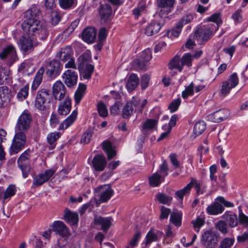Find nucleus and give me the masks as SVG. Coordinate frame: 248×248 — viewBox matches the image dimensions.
I'll use <instances>...</instances> for the list:
<instances>
[{
    "label": "nucleus",
    "mask_w": 248,
    "mask_h": 248,
    "mask_svg": "<svg viewBox=\"0 0 248 248\" xmlns=\"http://www.w3.org/2000/svg\"><path fill=\"white\" fill-rule=\"evenodd\" d=\"M106 164V158L103 155H96L93 159L92 166L96 171H103L105 169Z\"/></svg>",
    "instance_id": "obj_16"
},
{
    "label": "nucleus",
    "mask_w": 248,
    "mask_h": 248,
    "mask_svg": "<svg viewBox=\"0 0 248 248\" xmlns=\"http://www.w3.org/2000/svg\"><path fill=\"white\" fill-rule=\"evenodd\" d=\"M140 58L144 62H147L152 58L151 50L147 48L143 51L140 55Z\"/></svg>",
    "instance_id": "obj_62"
},
{
    "label": "nucleus",
    "mask_w": 248,
    "mask_h": 248,
    "mask_svg": "<svg viewBox=\"0 0 248 248\" xmlns=\"http://www.w3.org/2000/svg\"><path fill=\"white\" fill-rule=\"evenodd\" d=\"M44 72L45 68L43 67H41L38 70L32 83L31 89L32 90H36L40 85L42 81Z\"/></svg>",
    "instance_id": "obj_35"
},
{
    "label": "nucleus",
    "mask_w": 248,
    "mask_h": 248,
    "mask_svg": "<svg viewBox=\"0 0 248 248\" xmlns=\"http://www.w3.org/2000/svg\"><path fill=\"white\" fill-rule=\"evenodd\" d=\"M155 197L160 203L167 205H170L172 200L171 197L163 193H157Z\"/></svg>",
    "instance_id": "obj_43"
},
{
    "label": "nucleus",
    "mask_w": 248,
    "mask_h": 248,
    "mask_svg": "<svg viewBox=\"0 0 248 248\" xmlns=\"http://www.w3.org/2000/svg\"><path fill=\"white\" fill-rule=\"evenodd\" d=\"M157 121L154 119H147L143 125L142 132L144 135L147 134L148 131H152L155 128Z\"/></svg>",
    "instance_id": "obj_38"
},
{
    "label": "nucleus",
    "mask_w": 248,
    "mask_h": 248,
    "mask_svg": "<svg viewBox=\"0 0 248 248\" xmlns=\"http://www.w3.org/2000/svg\"><path fill=\"white\" fill-rule=\"evenodd\" d=\"M0 58L2 60H6L7 65L9 66H11L17 59L15 47L12 45H9L5 47L0 53Z\"/></svg>",
    "instance_id": "obj_6"
},
{
    "label": "nucleus",
    "mask_w": 248,
    "mask_h": 248,
    "mask_svg": "<svg viewBox=\"0 0 248 248\" xmlns=\"http://www.w3.org/2000/svg\"><path fill=\"white\" fill-rule=\"evenodd\" d=\"M80 73V76L82 78L89 79L91 78L92 75L94 70V66L92 64L87 65L78 68Z\"/></svg>",
    "instance_id": "obj_34"
},
{
    "label": "nucleus",
    "mask_w": 248,
    "mask_h": 248,
    "mask_svg": "<svg viewBox=\"0 0 248 248\" xmlns=\"http://www.w3.org/2000/svg\"><path fill=\"white\" fill-rule=\"evenodd\" d=\"M189 184H191V189L193 186L195 187L197 195L203 194L204 193V190L201 188L200 183L195 179H192Z\"/></svg>",
    "instance_id": "obj_59"
},
{
    "label": "nucleus",
    "mask_w": 248,
    "mask_h": 248,
    "mask_svg": "<svg viewBox=\"0 0 248 248\" xmlns=\"http://www.w3.org/2000/svg\"><path fill=\"white\" fill-rule=\"evenodd\" d=\"M219 199V197H217L215 199V202L207 207L206 210L208 214L217 215L223 212L224 208L221 203V202H220V200H218Z\"/></svg>",
    "instance_id": "obj_19"
},
{
    "label": "nucleus",
    "mask_w": 248,
    "mask_h": 248,
    "mask_svg": "<svg viewBox=\"0 0 248 248\" xmlns=\"http://www.w3.org/2000/svg\"><path fill=\"white\" fill-rule=\"evenodd\" d=\"M222 218L225 219L231 227H236L238 223L237 217L236 214L232 212H226L222 216Z\"/></svg>",
    "instance_id": "obj_30"
},
{
    "label": "nucleus",
    "mask_w": 248,
    "mask_h": 248,
    "mask_svg": "<svg viewBox=\"0 0 248 248\" xmlns=\"http://www.w3.org/2000/svg\"><path fill=\"white\" fill-rule=\"evenodd\" d=\"M32 9L27 10L25 14L27 18L22 24L23 31L28 36H32L38 34L42 39L46 38L48 32L45 27H43L40 21L34 18Z\"/></svg>",
    "instance_id": "obj_1"
},
{
    "label": "nucleus",
    "mask_w": 248,
    "mask_h": 248,
    "mask_svg": "<svg viewBox=\"0 0 248 248\" xmlns=\"http://www.w3.org/2000/svg\"><path fill=\"white\" fill-rule=\"evenodd\" d=\"M59 2L61 8L68 9L76 5L77 0H59Z\"/></svg>",
    "instance_id": "obj_51"
},
{
    "label": "nucleus",
    "mask_w": 248,
    "mask_h": 248,
    "mask_svg": "<svg viewBox=\"0 0 248 248\" xmlns=\"http://www.w3.org/2000/svg\"><path fill=\"white\" fill-rule=\"evenodd\" d=\"M113 219L111 217H103L100 216H95L94 223L95 225H99L104 232H106L111 225Z\"/></svg>",
    "instance_id": "obj_18"
},
{
    "label": "nucleus",
    "mask_w": 248,
    "mask_h": 248,
    "mask_svg": "<svg viewBox=\"0 0 248 248\" xmlns=\"http://www.w3.org/2000/svg\"><path fill=\"white\" fill-rule=\"evenodd\" d=\"M234 241L233 238H225L220 241L219 248H230L233 245Z\"/></svg>",
    "instance_id": "obj_52"
},
{
    "label": "nucleus",
    "mask_w": 248,
    "mask_h": 248,
    "mask_svg": "<svg viewBox=\"0 0 248 248\" xmlns=\"http://www.w3.org/2000/svg\"><path fill=\"white\" fill-rule=\"evenodd\" d=\"M181 103V101L180 98H177L173 100L169 106V109H170L171 112L176 111L180 106Z\"/></svg>",
    "instance_id": "obj_61"
},
{
    "label": "nucleus",
    "mask_w": 248,
    "mask_h": 248,
    "mask_svg": "<svg viewBox=\"0 0 248 248\" xmlns=\"http://www.w3.org/2000/svg\"><path fill=\"white\" fill-rule=\"evenodd\" d=\"M11 93V90L8 87H0V107L7 106L10 100Z\"/></svg>",
    "instance_id": "obj_20"
},
{
    "label": "nucleus",
    "mask_w": 248,
    "mask_h": 248,
    "mask_svg": "<svg viewBox=\"0 0 248 248\" xmlns=\"http://www.w3.org/2000/svg\"><path fill=\"white\" fill-rule=\"evenodd\" d=\"M63 218L67 223L74 225L78 222V216L77 213L72 212L69 209L66 208Z\"/></svg>",
    "instance_id": "obj_26"
},
{
    "label": "nucleus",
    "mask_w": 248,
    "mask_h": 248,
    "mask_svg": "<svg viewBox=\"0 0 248 248\" xmlns=\"http://www.w3.org/2000/svg\"><path fill=\"white\" fill-rule=\"evenodd\" d=\"M93 135V131L91 129H88L83 134L81 140V143L85 144L88 143L90 142L91 138Z\"/></svg>",
    "instance_id": "obj_58"
},
{
    "label": "nucleus",
    "mask_w": 248,
    "mask_h": 248,
    "mask_svg": "<svg viewBox=\"0 0 248 248\" xmlns=\"http://www.w3.org/2000/svg\"><path fill=\"white\" fill-rule=\"evenodd\" d=\"M206 125L204 122L199 121L194 125L193 133L196 136L200 135L204 131Z\"/></svg>",
    "instance_id": "obj_45"
},
{
    "label": "nucleus",
    "mask_w": 248,
    "mask_h": 248,
    "mask_svg": "<svg viewBox=\"0 0 248 248\" xmlns=\"http://www.w3.org/2000/svg\"><path fill=\"white\" fill-rule=\"evenodd\" d=\"M50 96V93L47 90L43 89L39 90L35 98V107L40 110H44L46 108L45 104L46 101H49Z\"/></svg>",
    "instance_id": "obj_8"
},
{
    "label": "nucleus",
    "mask_w": 248,
    "mask_h": 248,
    "mask_svg": "<svg viewBox=\"0 0 248 248\" xmlns=\"http://www.w3.org/2000/svg\"><path fill=\"white\" fill-rule=\"evenodd\" d=\"M163 177L158 172H155L149 178L150 185L154 187L158 186L164 181Z\"/></svg>",
    "instance_id": "obj_39"
},
{
    "label": "nucleus",
    "mask_w": 248,
    "mask_h": 248,
    "mask_svg": "<svg viewBox=\"0 0 248 248\" xmlns=\"http://www.w3.org/2000/svg\"><path fill=\"white\" fill-rule=\"evenodd\" d=\"M213 31L211 27H203L198 29L195 32V37L199 44H204L213 36Z\"/></svg>",
    "instance_id": "obj_7"
},
{
    "label": "nucleus",
    "mask_w": 248,
    "mask_h": 248,
    "mask_svg": "<svg viewBox=\"0 0 248 248\" xmlns=\"http://www.w3.org/2000/svg\"><path fill=\"white\" fill-rule=\"evenodd\" d=\"M174 3V0H157V5L161 8H172Z\"/></svg>",
    "instance_id": "obj_56"
},
{
    "label": "nucleus",
    "mask_w": 248,
    "mask_h": 248,
    "mask_svg": "<svg viewBox=\"0 0 248 248\" xmlns=\"http://www.w3.org/2000/svg\"><path fill=\"white\" fill-rule=\"evenodd\" d=\"M139 83V79L135 74L130 75L126 82V87L129 91H132L136 89Z\"/></svg>",
    "instance_id": "obj_36"
},
{
    "label": "nucleus",
    "mask_w": 248,
    "mask_h": 248,
    "mask_svg": "<svg viewBox=\"0 0 248 248\" xmlns=\"http://www.w3.org/2000/svg\"><path fill=\"white\" fill-rule=\"evenodd\" d=\"M77 117V112L73 111L72 113L59 125V130H64L68 128L74 122Z\"/></svg>",
    "instance_id": "obj_33"
},
{
    "label": "nucleus",
    "mask_w": 248,
    "mask_h": 248,
    "mask_svg": "<svg viewBox=\"0 0 248 248\" xmlns=\"http://www.w3.org/2000/svg\"><path fill=\"white\" fill-rule=\"evenodd\" d=\"M52 230L60 235L67 238L70 236V232L66 225L61 221H55L52 224Z\"/></svg>",
    "instance_id": "obj_14"
},
{
    "label": "nucleus",
    "mask_w": 248,
    "mask_h": 248,
    "mask_svg": "<svg viewBox=\"0 0 248 248\" xmlns=\"http://www.w3.org/2000/svg\"><path fill=\"white\" fill-rule=\"evenodd\" d=\"M193 19V16L191 15H188L184 16L178 22V26L183 27L184 25L190 22Z\"/></svg>",
    "instance_id": "obj_64"
},
{
    "label": "nucleus",
    "mask_w": 248,
    "mask_h": 248,
    "mask_svg": "<svg viewBox=\"0 0 248 248\" xmlns=\"http://www.w3.org/2000/svg\"><path fill=\"white\" fill-rule=\"evenodd\" d=\"M169 167L167 162L166 160H163L162 164L159 167L158 172L161 176L165 179V177L168 174Z\"/></svg>",
    "instance_id": "obj_54"
},
{
    "label": "nucleus",
    "mask_w": 248,
    "mask_h": 248,
    "mask_svg": "<svg viewBox=\"0 0 248 248\" xmlns=\"http://www.w3.org/2000/svg\"><path fill=\"white\" fill-rule=\"evenodd\" d=\"M232 89L227 82H223L220 89V94L222 96H225L230 93L231 90Z\"/></svg>",
    "instance_id": "obj_63"
},
{
    "label": "nucleus",
    "mask_w": 248,
    "mask_h": 248,
    "mask_svg": "<svg viewBox=\"0 0 248 248\" xmlns=\"http://www.w3.org/2000/svg\"><path fill=\"white\" fill-rule=\"evenodd\" d=\"M225 82H227L231 88L235 87L239 83V78L237 74L236 73L232 74Z\"/></svg>",
    "instance_id": "obj_53"
},
{
    "label": "nucleus",
    "mask_w": 248,
    "mask_h": 248,
    "mask_svg": "<svg viewBox=\"0 0 248 248\" xmlns=\"http://www.w3.org/2000/svg\"><path fill=\"white\" fill-rule=\"evenodd\" d=\"M112 14V9L111 6L105 4L100 6L99 9V14L102 21L106 22L109 19Z\"/></svg>",
    "instance_id": "obj_27"
},
{
    "label": "nucleus",
    "mask_w": 248,
    "mask_h": 248,
    "mask_svg": "<svg viewBox=\"0 0 248 248\" xmlns=\"http://www.w3.org/2000/svg\"><path fill=\"white\" fill-rule=\"evenodd\" d=\"M55 172V170L49 169L46 170L43 173H39L34 178L33 184L37 186L42 185L48 181Z\"/></svg>",
    "instance_id": "obj_15"
},
{
    "label": "nucleus",
    "mask_w": 248,
    "mask_h": 248,
    "mask_svg": "<svg viewBox=\"0 0 248 248\" xmlns=\"http://www.w3.org/2000/svg\"><path fill=\"white\" fill-rule=\"evenodd\" d=\"M162 24L157 21H153L145 29L144 33L148 36H152L157 33L161 29Z\"/></svg>",
    "instance_id": "obj_23"
},
{
    "label": "nucleus",
    "mask_w": 248,
    "mask_h": 248,
    "mask_svg": "<svg viewBox=\"0 0 248 248\" xmlns=\"http://www.w3.org/2000/svg\"><path fill=\"white\" fill-rule=\"evenodd\" d=\"M140 103V99L137 97H133L132 100L128 101L123 108V115L124 118L131 115L135 108L138 107Z\"/></svg>",
    "instance_id": "obj_17"
},
{
    "label": "nucleus",
    "mask_w": 248,
    "mask_h": 248,
    "mask_svg": "<svg viewBox=\"0 0 248 248\" xmlns=\"http://www.w3.org/2000/svg\"><path fill=\"white\" fill-rule=\"evenodd\" d=\"M10 75L9 68L0 66V84H2L6 82Z\"/></svg>",
    "instance_id": "obj_42"
},
{
    "label": "nucleus",
    "mask_w": 248,
    "mask_h": 248,
    "mask_svg": "<svg viewBox=\"0 0 248 248\" xmlns=\"http://www.w3.org/2000/svg\"><path fill=\"white\" fill-rule=\"evenodd\" d=\"M62 135L60 132H54L49 133L47 136V140L50 145H55V142Z\"/></svg>",
    "instance_id": "obj_50"
},
{
    "label": "nucleus",
    "mask_w": 248,
    "mask_h": 248,
    "mask_svg": "<svg viewBox=\"0 0 248 248\" xmlns=\"http://www.w3.org/2000/svg\"><path fill=\"white\" fill-rule=\"evenodd\" d=\"M62 79L68 87H72L77 84L78 74L71 69H67L62 75Z\"/></svg>",
    "instance_id": "obj_11"
},
{
    "label": "nucleus",
    "mask_w": 248,
    "mask_h": 248,
    "mask_svg": "<svg viewBox=\"0 0 248 248\" xmlns=\"http://www.w3.org/2000/svg\"><path fill=\"white\" fill-rule=\"evenodd\" d=\"M16 187L14 185H10L3 192V202L9 201L11 198L15 195Z\"/></svg>",
    "instance_id": "obj_41"
},
{
    "label": "nucleus",
    "mask_w": 248,
    "mask_h": 248,
    "mask_svg": "<svg viewBox=\"0 0 248 248\" xmlns=\"http://www.w3.org/2000/svg\"><path fill=\"white\" fill-rule=\"evenodd\" d=\"M31 116L29 111L25 110L19 117L15 130L26 131L30 126Z\"/></svg>",
    "instance_id": "obj_5"
},
{
    "label": "nucleus",
    "mask_w": 248,
    "mask_h": 248,
    "mask_svg": "<svg viewBox=\"0 0 248 248\" xmlns=\"http://www.w3.org/2000/svg\"><path fill=\"white\" fill-rule=\"evenodd\" d=\"M103 150L106 153L108 159L110 160L116 155V151L113 148L112 144L110 141L105 140L102 143Z\"/></svg>",
    "instance_id": "obj_31"
},
{
    "label": "nucleus",
    "mask_w": 248,
    "mask_h": 248,
    "mask_svg": "<svg viewBox=\"0 0 248 248\" xmlns=\"http://www.w3.org/2000/svg\"><path fill=\"white\" fill-rule=\"evenodd\" d=\"M230 111L227 109H221L214 112L211 115L213 122L219 123L226 119L230 115Z\"/></svg>",
    "instance_id": "obj_21"
},
{
    "label": "nucleus",
    "mask_w": 248,
    "mask_h": 248,
    "mask_svg": "<svg viewBox=\"0 0 248 248\" xmlns=\"http://www.w3.org/2000/svg\"><path fill=\"white\" fill-rule=\"evenodd\" d=\"M56 57L63 62H67L64 65L65 68L77 69L73 51L71 46H67L61 48L56 53Z\"/></svg>",
    "instance_id": "obj_2"
},
{
    "label": "nucleus",
    "mask_w": 248,
    "mask_h": 248,
    "mask_svg": "<svg viewBox=\"0 0 248 248\" xmlns=\"http://www.w3.org/2000/svg\"><path fill=\"white\" fill-rule=\"evenodd\" d=\"M91 60L90 52L88 51L84 52L77 59L78 68L91 64Z\"/></svg>",
    "instance_id": "obj_32"
},
{
    "label": "nucleus",
    "mask_w": 248,
    "mask_h": 248,
    "mask_svg": "<svg viewBox=\"0 0 248 248\" xmlns=\"http://www.w3.org/2000/svg\"><path fill=\"white\" fill-rule=\"evenodd\" d=\"M181 59V62L183 67L184 65L190 67L192 66V61L193 60V56L189 53H186L183 55Z\"/></svg>",
    "instance_id": "obj_48"
},
{
    "label": "nucleus",
    "mask_w": 248,
    "mask_h": 248,
    "mask_svg": "<svg viewBox=\"0 0 248 248\" xmlns=\"http://www.w3.org/2000/svg\"><path fill=\"white\" fill-rule=\"evenodd\" d=\"M18 44L22 50L24 52H27L33 49L32 40L31 36H28L22 37L18 41Z\"/></svg>",
    "instance_id": "obj_24"
},
{
    "label": "nucleus",
    "mask_w": 248,
    "mask_h": 248,
    "mask_svg": "<svg viewBox=\"0 0 248 248\" xmlns=\"http://www.w3.org/2000/svg\"><path fill=\"white\" fill-rule=\"evenodd\" d=\"M169 68L170 69H178L180 72L182 71L183 67L179 56L176 55L171 60L169 63Z\"/></svg>",
    "instance_id": "obj_37"
},
{
    "label": "nucleus",
    "mask_w": 248,
    "mask_h": 248,
    "mask_svg": "<svg viewBox=\"0 0 248 248\" xmlns=\"http://www.w3.org/2000/svg\"><path fill=\"white\" fill-rule=\"evenodd\" d=\"M96 36V31L93 27H89L84 29L82 32V38L88 43H93Z\"/></svg>",
    "instance_id": "obj_22"
},
{
    "label": "nucleus",
    "mask_w": 248,
    "mask_h": 248,
    "mask_svg": "<svg viewBox=\"0 0 248 248\" xmlns=\"http://www.w3.org/2000/svg\"><path fill=\"white\" fill-rule=\"evenodd\" d=\"M194 84L192 82L187 86L185 87V89L182 93V97L184 99L187 98L189 96H192L194 94Z\"/></svg>",
    "instance_id": "obj_47"
},
{
    "label": "nucleus",
    "mask_w": 248,
    "mask_h": 248,
    "mask_svg": "<svg viewBox=\"0 0 248 248\" xmlns=\"http://www.w3.org/2000/svg\"><path fill=\"white\" fill-rule=\"evenodd\" d=\"M71 108V101L69 98H66L58 107V112L61 115H66L69 113Z\"/></svg>",
    "instance_id": "obj_29"
},
{
    "label": "nucleus",
    "mask_w": 248,
    "mask_h": 248,
    "mask_svg": "<svg viewBox=\"0 0 248 248\" xmlns=\"http://www.w3.org/2000/svg\"><path fill=\"white\" fill-rule=\"evenodd\" d=\"M51 21L53 25H57L61 19V17L58 12L56 10H52L50 13Z\"/></svg>",
    "instance_id": "obj_60"
},
{
    "label": "nucleus",
    "mask_w": 248,
    "mask_h": 248,
    "mask_svg": "<svg viewBox=\"0 0 248 248\" xmlns=\"http://www.w3.org/2000/svg\"><path fill=\"white\" fill-rule=\"evenodd\" d=\"M97 110L99 115L102 117H106L108 115V111L105 104L100 102L97 105Z\"/></svg>",
    "instance_id": "obj_57"
},
{
    "label": "nucleus",
    "mask_w": 248,
    "mask_h": 248,
    "mask_svg": "<svg viewBox=\"0 0 248 248\" xmlns=\"http://www.w3.org/2000/svg\"><path fill=\"white\" fill-rule=\"evenodd\" d=\"M66 87L61 80L54 83L52 88V93L55 99L61 100L64 98L66 93Z\"/></svg>",
    "instance_id": "obj_12"
},
{
    "label": "nucleus",
    "mask_w": 248,
    "mask_h": 248,
    "mask_svg": "<svg viewBox=\"0 0 248 248\" xmlns=\"http://www.w3.org/2000/svg\"><path fill=\"white\" fill-rule=\"evenodd\" d=\"M201 241L205 248H215L217 244L216 234L210 231H207L202 234Z\"/></svg>",
    "instance_id": "obj_9"
},
{
    "label": "nucleus",
    "mask_w": 248,
    "mask_h": 248,
    "mask_svg": "<svg viewBox=\"0 0 248 248\" xmlns=\"http://www.w3.org/2000/svg\"><path fill=\"white\" fill-rule=\"evenodd\" d=\"M170 221L177 227L181 225L182 213L180 212H172L170 216Z\"/></svg>",
    "instance_id": "obj_44"
},
{
    "label": "nucleus",
    "mask_w": 248,
    "mask_h": 248,
    "mask_svg": "<svg viewBox=\"0 0 248 248\" xmlns=\"http://www.w3.org/2000/svg\"><path fill=\"white\" fill-rule=\"evenodd\" d=\"M163 234V232L159 231L150 230L146 235L145 241L141 244V248H148L152 242L158 241L162 237Z\"/></svg>",
    "instance_id": "obj_13"
},
{
    "label": "nucleus",
    "mask_w": 248,
    "mask_h": 248,
    "mask_svg": "<svg viewBox=\"0 0 248 248\" xmlns=\"http://www.w3.org/2000/svg\"><path fill=\"white\" fill-rule=\"evenodd\" d=\"M100 201L106 202L108 200L113 193V191L110 186L105 185L100 187Z\"/></svg>",
    "instance_id": "obj_28"
},
{
    "label": "nucleus",
    "mask_w": 248,
    "mask_h": 248,
    "mask_svg": "<svg viewBox=\"0 0 248 248\" xmlns=\"http://www.w3.org/2000/svg\"><path fill=\"white\" fill-rule=\"evenodd\" d=\"M19 89V91L17 93V98L19 100H23L26 99L29 93V86L28 84L20 87L17 83H15L14 85V90L15 92Z\"/></svg>",
    "instance_id": "obj_25"
},
{
    "label": "nucleus",
    "mask_w": 248,
    "mask_h": 248,
    "mask_svg": "<svg viewBox=\"0 0 248 248\" xmlns=\"http://www.w3.org/2000/svg\"><path fill=\"white\" fill-rule=\"evenodd\" d=\"M86 90V85L83 83L79 84L78 87L75 94V100L77 104H79L80 102L81 99L85 94Z\"/></svg>",
    "instance_id": "obj_40"
},
{
    "label": "nucleus",
    "mask_w": 248,
    "mask_h": 248,
    "mask_svg": "<svg viewBox=\"0 0 248 248\" xmlns=\"http://www.w3.org/2000/svg\"><path fill=\"white\" fill-rule=\"evenodd\" d=\"M192 223L195 231L198 232L200 228L202 226L204 223V219L200 217H198L196 219L192 221Z\"/></svg>",
    "instance_id": "obj_55"
},
{
    "label": "nucleus",
    "mask_w": 248,
    "mask_h": 248,
    "mask_svg": "<svg viewBox=\"0 0 248 248\" xmlns=\"http://www.w3.org/2000/svg\"><path fill=\"white\" fill-rule=\"evenodd\" d=\"M62 69L60 62L53 60L49 62L46 67V74L50 78H55L58 76Z\"/></svg>",
    "instance_id": "obj_10"
},
{
    "label": "nucleus",
    "mask_w": 248,
    "mask_h": 248,
    "mask_svg": "<svg viewBox=\"0 0 248 248\" xmlns=\"http://www.w3.org/2000/svg\"><path fill=\"white\" fill-rule=\"evenodd\" d=\"M216 228L223 234H227L228 232V227L227 224L224 220H219L217 221L215 225Z\"/></svg>",
    "instance_id": "obj_49"
},
{
    "label": "nucleus",
    "mask_w": 248,
    "mask_h": 248,
    "mask_svg": "<svg viewBox=\"0 0 248 248\" xmlns=\"http://www.w3.org/2000/svg\"><path fill=\"white\" fill-rule=\"evenodd\" d=\"M15 131L16 134L10 148V154L11 155L17 154L24 148L27 141L26 136L25 134V131Z\"/></svg>",
    "instance_id": "obj_3"
},
{
    "label": "nucleus",
    "mask_w": 248,
    "mask_h": 248,
    "mask_svg": "<svg viewBox=\"0 0 248 248\" xmlns=\"http://www.w3.org/2000/svg\"><path fill=\"white\" fill-rule=\"evenodd\" d=\"M191 190V184L188 183L184 188L177 191L176 196L182 201L185 195L189 194Z\"/></svg>",
    "instance_id": "obj_46"
},
{
    "label": "nucleus",
    "mask_w": 248,
    "mask_h": 248,
    "mask_svg": "<svg viewBox=\"0 0 248 248\" xmlns=\"http://www.w3.org/2000/svg\"><path fill=\"white\" fill-rule=\"evenodd\" d=\"M31 157V151L28 149L20 155L17 161L18 167L22 171V176L24 178L28 177L30 171Z\"/></svg>",
    "instance_id": "obj_4"
}]
</instances>
